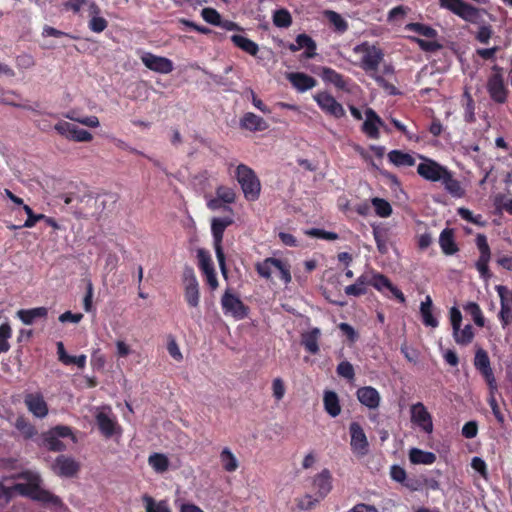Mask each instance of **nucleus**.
Masks as SVG:
<instances>
[{"label":"nucleus","mask_w":512,"mask_h":512,"mask_svg":"<svg viewBox=\"0 0 512 512\" xmlns=\"http://www.w3.org/2000/svg\"><path fill=\"white\" fill-rule=\"evenodd\" d=\"M216 195L225 204H231L236 199L235 190L233 188L227 187V186L218 187L216 190Z\"/></svg>","instance_id":"53"},{"label":"nucleus","mask_w":512,"mask_h":512,"mask_svg":"<svg viewBox=\"0 0 512 512\" xmlns=\"http://www.w3.org/2000/svg\"><path fill=\"white\" fill-rule=\"evenodd\" d=\"M412 40H414L425 51H434L440 47L436 38L413 37Z\"/></svg>","instance_id":"61"},{"label":"nucleus","mask_w":512,"mask_h":512,"mask_svg":"<svg viewBox=\"0 0 512 512\" xmlns=\"http://www.w3.org/2000/svg\"><path fill=\"white\" fill-rule=\"evenodd\" d=\"M197 258L199 261V267L205 275L207 284L212 290H216L219 283L210 254L204 249H199L197 251Z\"/></svg>","instance_id":"17"},{"label":"nucleus","mask_w":512,"mask_h":512,"mask_svg":"<svg viewBox=\"0 0 512 512\" xmlns=\"http://www.w3.org/2000/svg\"><path fill=\"white\" fill-rule=\"evenodd\" d=\"M453 332V338L459 345H468L474 338V331L470 324L465 325L463 328L458 327Z\"/></svg>","instance_id":"41"},{"label":"nucleus","mask_w":512,"mask_h":512,"mask_svg":"<svg viewBox=\"0 0 512 512\" xmlns=\"http://www.w3.org/2000/svg\"><path fill=\"white\" fill-rule=\"evenodd\" d=\"M409 460L414 465H431L436 461V455L418 448L409 450Z\"/></svg>","instance_id":"33"},{"label":"nucleus","mask_w":512,"mask_h":512,"mask_svg":"<svg viewBox=\"0 0 512 512\" xmlns=\"http://www.w3.org/2000/svg\"><path fill=\"white\" fill-rule=\"evenodd\" d=\"M320 337L321 330L314 327L301 334V343L309 353L315 355L320 350L318 344Z\"/></svg>","instance_id":"27"},{"label":"nucleus","mask_w":512,"mask_h":512,"mask_svg":"<svg viewBox=\"0 0 512 512\" xmlns=\"http://www.w3.org/2000/svg\"><path fill=\"white\" fill-rule=\"evenodd\" d=\"M313 490L317 500L324 499L333 488L332 474L328 469H323L313 477Z\"/></svg>","instance_id":"18"},{"label":"nucleus","mask_w":512,"mask_h":512,"mask_svg":"<svg viewBox=\"0 0 512 512\" xmlns=\"http://www.w3.org/2000/svg\"><path fill=\"white\" fill-rule=\"evenodd\" d=\"M439 245L446 255H452L458 251L457 245L454 240L452 229H444L439 237Z\"/></svg>","instance_id":"36"},{"label":"nucleus","mask_w":512,"mask_h":512,"mask_svg":"<svg viewBox=\"0 0 512 512\" xmlns=\"http://www.w3.org/2000/svg\"><path fill=\"white\" fill-rule=\"evenodd\" d=\"M373 236L380 253L385 254L388 251L386 233L379 228H373Z\"/></svg>","instance_id":"56"},{"label":"nucleus","mask_w":512,"mask_h":512,"mask_svg":"<svg viewBox=\"0 0 512 512\" xmlns=\"http://www.w3.org/2000/svg\"><path fill=\"white\" fill-rule=\"evenodd\" d=\"M410 419L412 424L417 426L423 432L431 434L433 432L432 416L423 403L418 402L410 407Z\"/></svg>","instance_id":"13"},{"label":"nucleus","mask_w":512,"mask_h":512,"mask_svg":"<svg viewBox=\"0 0 512 512\" xmlns=\"http://www.w3.org/2000/svg\"><path fill=\"white\" fill-rule=\"evenodd\" d=\"M202 18L212 24V25H220L221 24V16L220 14L213 8H204L201 11Z\"/></svg>","instance_id":"59"},{"label":"nucleus","mask_w":512,"mask_h":512,"mask_svg":"<svg viewBox=\"0 0 512 512\" xmlns=\"http://www.w3.org/2000/svg\"><path fill=\"white\" fill-rule=\"evenodd\" d=\"M353 53L360 58V66L366 71L376 70L383 58L382 51L367 42L355 46Z\"/></svg>","instance_id":"5"},{"label":"nucleus","mask_w":512,"mask_h":512,"mask_svg":"<svg viewBox=\"0 0 512 512\" xmlns=\"http://www.w3.org/2000/svg\"><path fill=\"white\" fill-rule=\"evenodd\" d=\"M23 209L27 214V219L23 224V227L25 228H32L38 221L43 220V218H45L44 214H35L28 205H23Z\"/></svg>","instance_id":"58"},{"label":"nucleus","mask_w":512,"mask_h":512,"mask_svg":"<svg viewBox=\"0 0 512 512\" xmlns=\"http://www.w3.org/2000/svg\"><path fill=\"white\" fill-rule=\"evenodd\" d=\"M421 162L417 166V173L425 180L431 182H441L445 175H448V169L438 162L419 156Z\"/></svg>","instance_id":"7"},{"label":"nucleus","mask_w":512,"mask_h":512,"mask_svg":"<svg viewBox=\"0 0 512 512\" xmlns=\"http://www.w3.org/2000/svg\"><path fill=\"white\" fill-rule=\"evenodd\" d=\"M314 100L326 114L335 118H342L345 116V109L343 106L329 93L319 92L313 96Z\"/></svg>","instance_id":"14"},{"label":"nucleus","mask_w":512,"mask_h":512,"mask_svg":"<svg viewBox=\"0 0 512 512\" xmlns=\"http://www.w3.org/2000/svg\"><path fill=\"white\" fill-rule=\"evenodd\" d=\"M471 467L480 474L483 479H488V470L486 462L480 457H473L471 460Z\"/></svg>","instance_id":"62"},{"label":"nucleus","mask_w":512,"mask_h":512,"mask_svg":"<svg viewBox=\"0 0 512 512\" xmlns=\"http://www.w3.org/2000/svg\"><path fill=\"white\" fill-rule=\"evenodd\" d=\"M149 466L156 473H165L170 467V461L167 455L163 453H153L148 457Z\"/></svg>","instance_id":"37"},{"label":"nucleus","mask_w":512,"mask_h":512,"mask_svg":"<svg viewBox=\"0 0 512 512\" xmlns=\"http://www.w3.org/2000/svg\"><path fill=\"white\" fill-rule=\"evenodd\" d=\"M27 409L37 418H44L48 414V406L44 397L39 393H29L24 399Z\"/></svg>","instance_id":"22"},{"label":"nucleus","mask_w":512,"mask_h":512,"mask_svg":"<svg viewBox=\"0 0 512 512\" xmlns=\"http://www.w3.org/2000/svg\"><path fill=\"white\" fill-rule=\"evenodd\" d=\"M287 78L300 92L312 89L316 85V81L304 73H290Z\"/></svg>","instance_id":"32"},{"label":"nucleus","mask_w":512,"mask_h":512,"mask_svg":"<svg viewBox=\"0 0 512 512\" xmlns=\"http://www.w3.org/2000/svg\"><path fill=\"white\" fill-rule=\"evenodd\" d=\"M258 274L266 279L272 277L273 274L277 275L284 284H289L292 280L290 265L287 261L280 258L270 257L262 262L256 264Z\"/></svg>","instance_id":"3"},{"label":"nucleus","mask_w":512,"mask_h":512,"mask_svg":"<svg viewBox=\"0 0 512 512\" xmlns=\"http://www.w3.org/2000/svg\"><path fill=\"white\" fill-rule=\"evenodd\" d=\"M240 126L251 132L263 131L268 128L267 122L260 116L247 112L240 120Z\"/></svg>","instance_id":"28"},{"label":"nucleus","mask_w":512,"mask_h":512,"mask_svg":"<svg viewBox=\"0 0 512 512\" xmlns=\"http://www.w3.org/2000/svg\"><path fill=\"white\" fill-rule=\"evenodd\" d=\"M324 16L329 23L334 26L336 31L343 33L348 29L347 21L339 13L332 10H326L324 11Z\"/></svg>","instance_id":"42"},{"label":"nucleus","mask_w":512,"mask_h":512,"mask_svg":"<svg viewBox=\"0 0 512 512\" xmlns=\"http://www.w3.org/2000/svg\"><path fill=\"white\" fill-rule=\"evenodd\" d=\"M305 233L307 235H309V236L316 237V238H321V239H325V240H336V239H338V235L336 233L328 232V231H325V230H322V229L313 228V229L307 230Z\"/></svg>","instance_id":"63"},{"label":"nucleus","mask_w":512,"mask_h":512,"mask_svg":"<svg viewBox=\"0 0 512 512\" xmlns=\"http://www.w3.org/2000/svg\"><path fill=\"white\" fill-rule=\"evenodd\" d=\"M464 309L472 316L473 321L477 326L483 327L485 325V318L478 304L475 302H469L465 305Z\"/></svg>","instance_id":"51"},{"label":"nucleus","mask_w":512,"mask_h":512,"mask_svg":"<svg viewBox=\"0 0 512 512\" xmlns=\"http://www.w3.org/2000/svg\"><path fill=\"white\" fill-rule=\"evenodd\" d=\"M140 60L147 69L159 74H169L174 70L172 60L151 52L142 51L140 53Z\"/></svg>","instance_id":"10"},{"label":"nucleus","mask_w":512,"mask_h":512,"mask_svg":"<svg viewBox=\"0 0 512 512\" xmlns=\"http://www.w3.org/2000/svg\"><path fill=\"white\" fill-rule=\"evenodd\" d=\"M235 174L245 199L256 201L261 193V183L255 172L247 165L240 164L236 167Z\"/></svg>","instance_id":"2"},{"label":"nucleus","mask_w":512,"mask_h":512,"mask_svg":"<svg viewBox=\"0 0 512 512\" xmlns=\"http://www.w3.org/2000/svg\"><path fill=\"white\" fill-rule=\"evenodd\" d=\"M441 183L451 196L455 198H462L465 196V189L462 187L461 183L453 177L451 171H448V175H445Z\"/></svg>","instance_id":"35"},{"label":"nucleus","mask_w":512,"mask_h":512,"mask_svg":"<svg viewBox=\"0 0 512 512\" xmlns=\"http://www.w3.org/2000/svg\"><path fill=\"white\" fill-rule=\"evenodd\" d=\"M272 396L276 401H281L286 393L284 381L280 377H276L272 381Z\"/></svg>","instance_id":"55"},{"label":"nucleus","mask_w":512,"mask_h":512,"mask_svg":"<svg viewBox=\"0 0 512 512\" xmlns=\"http://www.w3.org/2000/svg\"><path fill=\"white\" fill-rule=\"evenodd\" d=\"M321 77L323 81L331 83L338 88L345 87V81L343 77L331 68L324 67L321 70Z\"/></svg>","instance_id":"45"},{"label":"nucleus","mask_w":512,"mask_h":512,"mask_svg":"<svg viewBox=\"0 0 512 512\" xmlns=\"http://www.w3.org/2000/svg\"><path fill=\"white\" fill-rule=\"evenodd\" d=\"M337 373L344 377V378H347L349 380L353 379L354 378V368L352 366L351 363H349L348 361H343L341 362L338 367H337Z\"/></svg>","instance_id":"64"},{"label":"nucleus","mask_w":512,"mask_h":512,"mask_svg":"<svg viewBox=\"0 0 512 512\" xmlns=\"http://www.w3.org/2000/svg\"><path fill=\"white\" fill-rule=\"evenodd\" d=\"M95 418L101 433L105 437L121 434V428L110 407H100L95 410Z\"/></svg>","instance_id":"8"},{"label":"nucleus","mask_w":512,"mask_h":512,"mask_svg":"<svg viewBox=\"0 0 512 512\" xmlns=\"http://www.w3.org/2000/svg\"><path fill=\"white\" fill-rule=\"evenodd\" d=\"M475 367L481 372L483 377L485 378L489 389L492 391L497 390V384L495 377L493 375L492 369L490 367V361L487 353L484 350H478L475 355L474 361Z\"/></svg>","instance_id":"20"},{"label":"nucleus","mask_w":512,"mask_h":512,"mask_svg":"<svg viewBox=\"0 0 512 512\" xmlns=\"http://www.w3.org/2000/svg\"><path fill=\"white\" fill-rule=\"evenodd\" d=\"M57 351H58L59 360L66 365L75 364L78 367L83 368L86 364V356L85 355L69 356L65 352L64 345L62 342L57 343Z\"/></svg>","instance_id":"40"},{"label":"nucleus","mask_w":512,"mask_h":512,"mask_svg":"<svg viewBox=\"0 0 512 512\" xmlns=\"http://www.w3.org/2000/svg\"><path fill=\"white\" fill-rule=\"evenodd\" d=\"M350 448L357 457H364L369 452V441L362 426L358 422L349 425Z\"/></svg>","instance_id":"9"},{"label":"nucleus","mask_w":512,"mask_h":512,"mask_svg":"<svg viewBox=\"0 0 512 512\" xmlns=\"http://www.w3.org/2000/svg\"><path fill=\"white\" fill-rule=\"evenodd\" d=\"M358 401L368 409H377L380 405L381 396L372 386L361 387L356 391Z\"/></svg>","instance_id":"24"},{"label":"nucleus","mask_w":512,"mask_h":512,"mask_svg":"<svg viewBox=\"0 0 512 512\" xmlns=\"http://www.w3.org/2000/svg\"><path fill=\"white\" fill-rule=\"evenodd\" d=\"M60 438H70L73 443L76 442V437L68 426H56L43 435V443L49 450L63 451L66 445Z\"/></svg>","instance_id":"6"},{"label":"nucleus","mask_w":512,"mask_h":512,"mask_svg":"<svg viewBox=\"0 0 512 512\" xmlns=\"http://www.w3.org/2000/svg\"><path fill=\"white\" fill-rule=\"evenodd\" d=\"M495 73L488 80L487 89L491 98L499 103L506 100L507 89L499 68H494Z\"/></svg>","instance_id":"19"},{"label":"nucleus","mask_w":512,"mask_h":512,"mask_svg":"<svg viewBox=\"0 0 512 512\" xmlns=\"http://www.w3.org/2000/svg\"><path fill=\"white\" fill-rule=\"evenodd\" d=\"M183 282L185 301L191 308H197L200 303L199 283L191 269L185 271Z\"/></svg>","instance_id":"15"},{"label":"nucleus","mask_w":512,"mask_h":512,"mask_svg":"<svg viewBox=\"0 0 512 512\" xmlns=\"http://www.w3.org/2000/svg\"><path fill=\"white\" fill-rule=\"evenodd\" d=\"M48 310L45 307H36L32 309H21L16 315L25 324L31 325L39 318H45Z\"/></svg>","instance_id":"31"},{"label":"nucleus","mask_w":512,"mask_h":512,"mask_svg":"<svg viewBox=\"0 0 512 512\" xmlns=\"http://www.w3.org/2000/svg\"><path fill=\"white\" fill-rule=\"evenodd\" d=\"M497 291L501 300V310H500V317L503 322V325L506 326L511 321V311L506 303V288L503 286H498Z\"/></svg>","instance_id":"46"},{"label":"nucleus","mask_w":512,"mask_h":512,"mask_svg":"<svg viewBox=\"0 0 512 512\" xmlns=\"http://www.w3.org/2000/svg\"><path fill=\"white\" fill-rule=\"evenodd\" d=\"M406 29L417 33L419 36L424 38H436L437 32L430 26L421 23H410L406 26Z\"/></svg>","instance_id":"48"},{"label":"nucleus","mask_w":512,"mask_h":512,"mask_svg":"<svg viewBox=\"0 0 512 512\" xmlns=\"http://www.w3.org/2000/svg\"><path fill=\"white\" fill-rule=\"evenodd\" d=\"M439 4L462 20L473 24H480L482 13H486L485 10L476 8L463 0H439Z\"/></svg>","instance_id":"4"},{"label":"nucleus","mask_w":512,"mask_h":512,"mask_svg":"<svg viewBox=\"0 0 512 512\" xmlns=\"http://www.w3.org/2000/svg\"><path fill=\"white\" fill-rule=\"evenodd\" d=\"M324 410L335 418L341 413V405L338 395L334 391H325L323 395Z\"/></svg>","instance_id":"30"},{"label":"nucleus","mask_w":512,"mask_h":512,"mask_svg":"<svg viewBox=\"0 0 512 512\" xmlns=\"http://www.w3.org/2000/svg\"><path fill=\"white\" fill-rule=\"evenodd\" d=\"M233 223L231 218H213L211 222V232L213 236V246L215 252L223 251L222 239L225 229Z\"/></svg>","instance_id":"23"},{"label":"nucleus","mask_w":512,"mask_h":512,"mask_svg":"<svg viewBox=\"0 0 512 512\" xmlns=\"http://www.w3.org/2000/svg\"><path fill=\"white\" fill-rule=\"evenodd\" d=\"M389 161L395 166L399 167H410L415 165V159L409 153L402 152L400 150H392L388 154Z\"/></svg>","instance_id":"39"},{"label":"nucleus","mask_w":512,"mask_h":512,"mask_svg":"<svg viewBox=\"0 0 512 512\" xmlns=\"http://www.w3.org/2000/svg\"><path fill=\"white\" fill-rule=\"evenodd\" d=\"M53 472L60 477H74L77 475L80 464L72 457L58 456L51 466Z\"/></svg>","instance_id":"16"},{"label":"nucleus","mask_w":512,"mask_h":512,"mask_svg":"<svg viewBox=\"0 0 512 512\" xmlns=\"http://www.w3.org/2000/svg\"><path fill=\"white\" fill-rule=\"evenodd\" d=\"M144 501L147 512H172L168 502L165 500L155 501L151 497H145Z\"/></svg>","instance_id":"49"},{"label":"nucleus","mask_w":512,"mask_h":512,"mask_svg":"<svg viewBox=\"0 0 512 512\" xmlns=\"http://www.w3.org/2000/svg\"><path fill=\"white\" fill-rule=\"evenodd\" d=\"M380 127H384V122L382 121V119L376 114V112L373 109L367 108L365 110V120L362 125L363 133L371 139H379Z\"/></svg>","instance_id":"21"},{"label":"nucleus","mask_w":512,"mask_h":512,"mask_svg":"<svg viewBox=\"0 0 512 512\" xmlns=\"http://www.w3.org/2000/svg\"><path fill=\"white\" fill-rule=\"evenodd\" d=\"M371 285L378 291L384 293L388 290L401 303L405 302L404 294L395 287L390 280L382 274H375L371 279Z\"/></svg>","instance_id":"25"},{"label":"nucleus","mask_w":512,"mask_h":512,"mask_svg":"<svg viewBox=\"0 0 512 512\" xmlns=\"http://www.w3.org/2000/svg\"><path fill=\"white\" fill-rule=\"evenodd\" d=\"M420 315L423 324L427 327L436 328L439 325L438 319L433 314V302L429 295L420 304Z\"/></svg>","instance_id":"29"},{"label":"nucleus","mask_w":512,"mask_h":512,"mask_svg":"<svg viewBox=\"0 0 512 512\" xmlns=\"http://www.w3.org/2000/svg\"><path fill=\"white\" fill-rule=\"evenodd\" d=\"M221 305L224 313L240 320L247 316V307L238 296L226 290L221 298Z\"/></svg>","instance_id":"12"},{"label":"nucleus","mask_w":512,"mask_h":512,"mask_svg":"<svg viewBox=\"0 0 512 512\" xmlns=\"http://www.w3.org/2000/svg\"><path fill=\"white\" fill-rule=\"evenodd\" d=\"M371 203L372 206L374 207L377 216L381 218H387L391 216L393 209L387 200L379 197H374L371 199Z\"/></svg>","instance_id":"43"},{"label":"nucleus","mask_w":512,"mask_h":512,"mask_svg":"<svg viewBox=\"0 0 512 512\" xmlns=\"http://www.w3.org/2000/svg\"><path fill=\"white\" fill-rule=\"evenodd\" d=\"M296 42L299 44L300 49H306V58H312L315 55L316 44L311 37L306 34H300L297 36Z\"/></svg>","instance_id":"47"},{"label":"nucleus","mask_w":512,"mask_h":512,"mask_svg":"<svg viewBox=\"0 0 512 512\" xmlns=\"http://www.w3.org/2000/svg\"><path fill=\"white\" fill-rule=\"evenodd\" d=\"M167 351L175 361L180 362L183 360V355L179 348V345L177 344L175 338L172 336L168 338Z\"/></svg>","instance_id":"60"},{"label":"nucleus","mask_w":512,"mask_h":512,"mask_svg":"<svg viewBox=\"0 0 512 512\" xmlns=\"http://www.w3.org/2000/svg\"><path fill=\"white\" fill-rule=\"evenodd\" d=\"M272 20L276 27L287 28L292 23V16L287 9L281 8L274 11Z\"/></svg>","instance_id":"44"},{"label":"nucleus","mask_w":512,"mask_h":512,"mask_svg":"<svg viewBox=\"0 0 512 512\" xmlns=\"http://www.w3.org/2000/svg\"><path fill=\"white\" fill-rule=\"evenodd\" d=\"M493 35V29L488 24H482L479 26L475 38L482 44H487Z\"/></svg>","instance_id":"57"},{"label":"nucleus","mask_w":512,"mask_h":512,"mask_svg":"<svg viewBox=\"0 0 512 512\" xmlns=\"http://www.w3.org/2000/svg\"><path fill=\"white\" fill-rule=\"evenodd\" d=\"M231 41L235 46L252 56H255L259 50L258 45L254 41L240 34L232 35Z\"/></svg>","instance_id":"38"},{"label":"nucleus","mask_w":512,"mask_h":512,"mask_svg":"<svg viewBox=\"0 0 512 512\" xmlns=\"http://www.w3.org/2000/svg\"><path fill=\"white\" fill-rule=\"evenodd\" d=\"M17 478L18 482L11 486L6 485L4 482L0 484L1 495L20 494L39 501L55 510L64 508L62 500L58 496L40 486L41 480L36 472L26 471L18 475Z\"/></svg>","instance_id":"1"},{"label":"nucleus","mask_w":512,"mask_h":512,"mask_svg":"<svg viewBox=\"0 0 512 512\" xmlns=\"http://www.w3.org/2000/svg\"><path fill=\"white\" fill-rule=\"evenodd\" d=\"M65 117L90 128H97L100 126V121L98 117L94 115L85 117H75L73 113H67Z\"/></svg>","instance_id":"52"},{"label":"nucleus","mask_w":512,"mask_h":512,"mask_svg":"<svg viewBox=\"0 0 512 512\" xmlns=\"http://www.w3.org/2000/svg\"><path fill=\"white\" fill-rule=\"evenodd\" d=\"M88 14L90 17L88 27L91 31L101 33L107 28L108 22L105 18L100 16V8L95 2L88 4Z\"/></svg>","instance_id":"26"},{"label":"nucleus","mask_w":512,"mask_h":512,"mask_svg":"<svg viewBox=\"0 0 512 512\" xmlns=\"http://www.w3.org/2000/svg\"><path fill=\"white\" fill-rule=\"evenodd\" d=\"M15 427L24 438H32L36 430L24 417H18L15 421Z\"/></svg>","instance_id":"50"},{"label":"nucleus","mask_w":512,"mask_h":512,"mask_svg":"<svg viewBox=\"0 0 512 512\" xmlns=\"http://www.w3.org/2000/svg\"><path fill=\"white\" fill-rule=\"evenodd\" d=\"M54 129L61 136L71 141L90 142L93 139V135L89 131L82 129L71 122L59 121L54 126Z\"/></svg>","instance_id":"11"},{"label":"nucleus","mask_w":512,"mask_h":512,"mask_svg":"<svg viewBox=\"0 0 512 512\" xmlns=\"http://www.w3.org/2000/svg\"><path fill=\"white\" fill-rule=\"evenodd\" d=\"M219 460L223 470L228 473H233L239 468V461L236 455L228 447L221 450Z\"/></svg>","instance_id":"34"},{"label":"nucleus","mask_w":512,"mask_h":512,"mask_svg":"<svg viewBox=\"0 0 512 512\" xmlns=\"http://www.w3.org/2000/svg\"><path fill=\"white\" fill-rule=\"evenodd\" d=\"M366 281L363 276L359 277L356 282L345 288V293L349 296H360L365 293Z\"/></svg>","instance_id":"54"}]
</instances>
